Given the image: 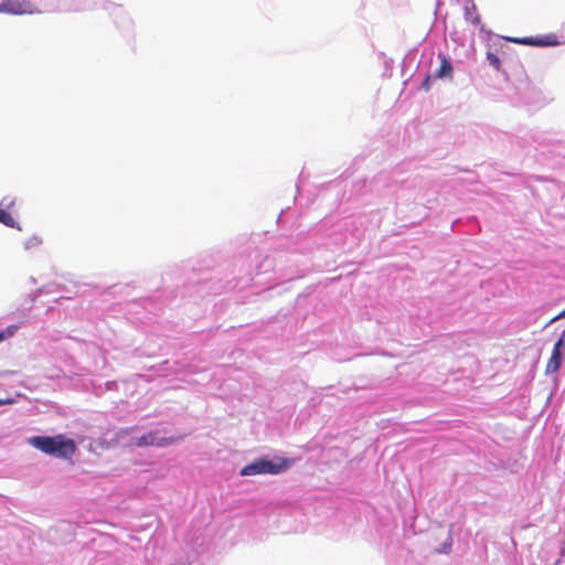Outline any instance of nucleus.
Instances as JSON below:
<instances>
[{
	"instance_id": "obj_1",
	"label": "nucleus",
	"mask_w": 565,
	"mask_h": 565,
	"mask_svg": "<svg viewBox=\"0 0 565 565\" xmlns=\"http://www.w3.org/2000/svg\"><path fill=\"white\" fill-rule=\"evenodd\" d=\"M29 444L46 455L62 459H71L77 450L75 441L64 435L33 436Z\"/></svg>"
},
{
	"instance_id": "obj_2",
	"label": "nucleus",
	"mask_w": 565,
	"mask_h": 565,
	"mask_svg": "<svg viewBox=\"0 0 565 565\" xmlns=\"http://www.w3.org/2000/svg\"><path fill=\"white\" fill-rule=\"evenodd\" d=\"M288 468L287 461L282 458L270 460L266 457L255 459L250 463L244 466L241 470L242 476L255 475H278Z\"/></svg>"
},
{
	"instance_id": "obj_3",
	"label": "nucleus",
	"mask_w": 565,
	"mask_h": 565,
	"mask_svg": "<svg viewBox=\"0 0 565 565\" xmlns=\"http://www.w3.org/2000/svg\"><path fill=\"white\" fill-rule=\"evenodd\" d=\"M0 13L22 15L40 13V10L30 0H1Z\"/></svg>"
},
{
	"instance_id": "obj_4",
	"label": "nucleus",
	"mask_w": 565,
	"mask_h": 565,
	"mask_svg": "<svg viewBox=\"0 0 565 565\" xmlns=\"http://www.w3.org/2000/svg\"><path fill=\"white\" fill-rule=\"evenodd\" d=\"M178 439L174 437H159L157 431H150L138 438V446H157L164 447L175 443Z\"/></svg>"
},
{
	"instance_id": "obj_5",
	"label": "nucleus",
	"mask_w": 565,
	"mask_h": 565,
	"mask_svg": "<svg viewBox=\"0 0 565 565\" xmlns=\"http://www.w3.org/2000/svg\"><path fill=\"white\" fill-rule=\"evenodd\" d=\"M563 338L562 337L555 344L552 351V355L548 359L545 367L546 373H555L559 370L562 365V345H563Z\"/></svg>"
},
{
	"instance_id": "obj_6",
	"label": "nucleus",
	"mask_w": 565,
	"mask_h": 565,
	"mask_svg": "<svg viewBox=\"0 0 565 565\" xmlns=\"http://www.w3.org/2000/svg\"><path fill=\"white\" fill-rule=\"evenodd\" d=\"M550 35L544 38H507L508 41L523 44V45H534V46H547L556 44V41H551Z\"/></svg>"
},
{
	"instance_id": "obj_7",
	"label": "nucleus",
	"mask_w": 565,
	"mask_h": 565,
	"mask_svg": "<svg viewBox=\"0 0 565 565\" xmlns=\"http://www.w3.org/2000/svg\"><path fill=\"white\" fill-rule=\"evenodd\" d=\"M463 10L465 20L473 26L480 28V30H482L483 26L481 25V18L478 13L476 4L473 2L466 3Z\"/></svg>"
},
{
	"instance_id": "obj_8",
	"label": "nucleus",
	"mask_w": 565,
	"mask_h": 565,
	"mask_svg": "<svg viewBox=\"0 0 565 565\" xmlns=\"http://www.w3.org/2000/svg\"><path fill=\"white\" fill-rule=\"evenodd\" d=\"M452 74V66L451 63L448 61L446 56L441 57L440 66L436 73V77L443 78V77H451Z\"/></svg>"
},
{
	"instance_id": "obj_9",
	"label": "nucleus",
	"mask_w": 565,
	"mask_h": 565,
	"mask_svg": "<svg viewBox=\"0 0 565 565\" xmlns=\"http://www.w3.org/2000/svg\"><path fill=\"white\" fill-rule=\"evenodd\" d=\"M0 223H2L6 226L14 227L15 222L14 218L10 213H8L6 210L0 207Z\"/></svg>"
},
{
	"instance_id": "obj_10",
	"label": "nucleus",
	"mask_w": 565,
	"mask_h": 565,
	"mask_svg": "<svg viewBox=\"0 0 565 565\" xmlns=\"http://www.w3.org/2000/svg\"><path fill=\"white\" fill-rule=\"evenodd\" d=\"M487 60L489 62V64L495 70V71H499L500 67H501V62H500V58L497 54L492 53V52H487Z\"/></svg>"
},
{
	"instance_id": "obj_11",
	"label": "nucleus",
	"mask_w": 565,
	"mask_h": 565,
	"mask_svg": "<svg viewBox=\"0 0 565 565\" xmlns=\"http://www.w3.org/2000/svg\"><path fill=\"white\" fill-rule=\"evenodd\" d=\"M430 82H431V76L430 75H427L423 83H422V87L423 89H425L426 92H428L430 89Z\"/></svg>"
},
{
	"instance_id": "obj_12",
	"label": "nucleus",
	"mask_w": 565,
	"mask_h": 565,
	"mask_svg": "<svg viewBox=\"0 0 565 565\" xmlns=\"http://www.w3.org/2000/svg\"><path fill=\"white\" fill-rule=\"evenodd\" d=\"M559 317H562V316L559 315V316L554 317L553 321H556L557 319H559Z\"/></svg>"
},
{
	"instance_id": "obj_13",
	"label": "nucleus",
	"mask_w": 565,
	"mask_h": 565,
	"mask_svg": "<svg viewBox=\"0 0 565 565\" xmlns=\"http://www.w3.org/2000/svg\"><path fill=\"white\" fill-rule=\"evenodd\" d=\"M559 317H562V316L559 315V316L554 317L553 321H556L557 319H559Z\"/></svg>"
},
{
	"instance_id": "obj_14",
	"label": "nucleus",
	"mask_w": 565,
	"mask_h": 565,
	"mask_svg": "<svg viewBox=\"0 0 565 565\" xmlns=\"http://www.w3.org/2000/svg\"><path fill=\"white\" fill-rule=\"evenodd\" d=\"M559 317H562V316L559 315V316L554 317L553 321H556L557 319H559Z\"/></svg>"
},
{
	"instance_id": "obj_15",
	"label": "nucleus",
	"mask_w": 565,
	"mask_h": 565,
	"mask_svg": "<svg viewBox=\"0 0 565 565\" xmlns=\"http://www.w3.org/2000/svg\"><path fill=\"white\" fill-rule=\"evenodd\" d=\"M3 338H4V337H3V333H2V332H0V342L3 340Z\"/></svg>"
},
{
	"instance_id": "obj_16",
	"label": "nucleus",
	"mask_w": 565,
	"mask_h": 565,
	"mask_svg": "<svg viewBox=\"0 0 565 565\" xmlns=\"http://www.w3.org/2000/svg\"><path fill=\"white\" fill-rule=\"evenodd\" d=\"M6 403H7L6 401L0 399V406H1V405H3V404H6Z\"/></svg>"
},
{
	"instance_id": "obj_17",
	"label": "nucleus",
	"mask_w": 565,
	"mask_h": 565,
	"mask_svg": "<svg viewBox=\"0 0 565 565\" xmlns=\"http://www.w3.org/2000/svg\"><path fill=\"white\" fill-rule=\"evenodd\" d=\"M561 316H565V310L561 313Z\"/></svg>"
}]
</instances>
